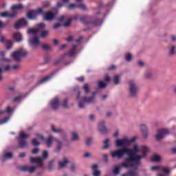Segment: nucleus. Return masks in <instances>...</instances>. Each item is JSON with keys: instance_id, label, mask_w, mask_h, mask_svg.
Returning <instances> with one entry per match:
<instances>
[{"instance_id": "nucleus-1", "label": "nucleus", "mask_w": 176, "mask_h": 176, "mask_svg": "<svg viewBox=\"0 0 176 176\" xmlns=\"http://www.w3.org/2000/svg\"><path fill=\"white\" fill-rule=\"evenodd\" d=\"M149 152V148L146 146H141L138 148L137 144L134 145L133 149L129 148L126 147L119 148L115 151L111 152V157L115 159H122L124 155H127V157L125 158L124 162L126 163H131L135 162V166H140L141 164V159L146 157Z\"/></svg>"}, {"instance_id": "nucleus-2", "label": "nucleus", "mask_w": 176, "mask_h": 176, "mask_svg": "<svg viewBox=\"0 0 176 176\" xmlns=\"http://www.w3.org/2000/svg\"><path fill=\"white\" fill-rule=\"evenodd\" d=\"M28 54V53L25 50H24L23 48H20L18 50L12 52L11 57L14 61L19 62L20 61L21 57H27Z\"/></svg>"}, {"instance_id": "nucleus-3", "label": "nucleus", "mask_w": 176, "mask_h": 176, "mask_svg": "<svg viewBox=\"0 0 176 176\" xmlns=\"http://www.w3.org/2000/svg\"><path fill=\"white\" fill-rule=\"evenodd\" d=\"M129 91L130 97L133 98L137 97L138 94V85L134 82V80H131L129 82Z\"/></svg>"}, {"instance_id": "nucleus-4", "label": "nucleus", "mask_w": 176, "mask_h": 176, "mask_svg": "<svg viewBox=\"0 0 176 176\" xmlns=\"http://www.w3.org/2000/svg\"><path fill=\"white\" fill-rule=\"evenodd\" d=\"M137 138L135 137L132 138L131 139H122V140H117L116 141V146H125L126 145H130V144H133Z\"/></svg>"}, {"instance_id": "nucleus-5", "label": "nucleus", "mask_w": 176, "mask_h": 176, "mask_svg": "<svg viewBox=\"0 0 176 176\" xmlns=\"http://www.w3.org/2000/svg\"><path fill=\"white\" fill-rule=\"evenodd\" d=\"M30 137V135L25 133L24 132H21L19 134V148H25L27 146V139Z\"/></svg>"}, {"instance_id": "nucleus-6", "label": "nucleus", "mask_w": 176, "mask_h": 176, "mask_svg": "<svg viewBox=\"0 0 176 176\" xmlns=\"http://www.w3.org/2000/svg\"><path fill=\"white\" fill-rule=\"evenodd\" d=\"M94 96H96V92H94V96L91 97L85 96L82 98V102H80L78 104V108L82 109L85 108V104H91L93 101H94Z\"/></svg>"}, {"instance_id": "nucleus-7", "label": "nucleus", "mask_w": 176, "mask_h": 176, "mask_svg": "<svg viewBox=\"0 0 176 176\" xmlns=\"http://www.w3.org/2000/svg\"><path fill=\"white\" fill-rule=\"evenodd\" d=\"M17 169L20 171H23V173H30V174H32V173H35V170H36V166H17Z\"/></svg>"}, {"instance_id": "nucleus-8", "label": "nucleus", "mask_w": 176, "mask_h": 176, "mask_svg": "<svg viewBox=\"0 0 176 176\" xmlns=\"http://www.w3.org/2000/svg\"><path fill=\"white\" fill-rule=\"evenodd\" d=\"M80 21L81 23H83L84 24H91L92 25H100V19L98 18H95L94 20L91 21L89 22H87V16L84 15L80 18Z\"/></svg>"}, {"instance_id": "nucleus-9", "label": "nucleus", "mask_w": 176, "mask_h": 176, "mask_svg": "<svg viewBox=\"0 0 176 176\" xmlns=\"http://www.w3.org/2000/svg\"><path fill=\"white\" fill-rule=\"evenodd\" d=\"M170 134V131L168 129H160L158 131V133L156 135L155 138L157 141H160V140H163L166 135H168Z\"/></svg>"}, {"instance_id": "nucleus-10", "label": "nucleus", "mask_w": 176, "mask_h": 176, "mask_svg": "<svg viewBox=\"0 0 176 176\" xmlns=\"http://www.w3.org/2000/svg\"><path fill=\"white\" fill-rule=\"evenodd\" d=\"M36 137H37V138H39L40 140H41V141H45V142H46L47 144V148H50V146H52V141H53V137L50 136L49 138H47V139H45V137H43V135H41V134H36Z\"/></svg>"}, {"instance_id": "nucleus-11", "label": "nucleus", "mask_w": 176, "mask_h": 176, "mask_svg": "<svg viewBox=\"0 0 176 176\" xmlns=\"http://www.w3.org/2000/svg\"><path fill=\"white\" fill-rule=\"evenodd\" d=\"M76 49H78V46L75 45H73L69 52L63 55V58H64L65 56H69V57H75V54H76Z\"/></svg>"}, {"instance_id": "nucleus-12", "label": "nucleus", "mask_w": 176, "mask_h": 176, "mask_svg": "<svg viewBox=\"0 0 176 176\" xmlns=\"http://www.w3.org/2000/svg\"><path fill=\"white\" fill-rule=\"evenodd\" d=\"M30 163H38V167L43 168V159L42 157H30Z\"/></svg>"}, {"instance_id": "nucleus-13", "label": "nucleus", "mask_w": 176, "mask_h": 176, "mask_svg": "<svg viewBox=\"0 0 176 176\" xmlns=\"http://www.w3.org/2000/svg\"><path fill=\"white\" fill-rule=\"evenodd\" d=\"M28 25V22H27V20L25 19H19L14 25V27L16 30H19L20 27Z\"/></svg>"}, {"instance_id": "nucleus-14", "label": "nucleus", "mask_w": 176, "mask_h": 176, "mask_svg": "<svg viewBox=\"0 0 176 176\" xmlns=\"http://www.w3.org/2000/svg\"><path fill=\"white\" fill-rule=\"evenodd\" d=\"M51 107L52 108V109H57V108H58V107H60V99H58V97L56 96L55 97L50 103Z\"/></svg>"}, {"instance_id": "nucleus-15", "label": "nucleus", "mask_w": 176, "mask_h": 176, "mask_svg": "<svg viewBox=\"0 0 176 176\" xmlns=\"http://www.w3.org/2000/svg\"><path fill=\"white\" fill-rule=\"evenodd\" d=\"M56 17V14L52 12V11H48L44 14V19L47 21H52V20L54 19Z\"/></svg>"}, {"instance_id": "nucleus-16", "label": "nucleus", "mask_w": 176, "mask_h": 176, "mask_svg": "<svg viewBox=\"0 0 176 176\" xmlns=\"http://www.w3.org/2000/svg\"><path fill=\"white\" fill-rule=\"evenodd\" d=\"M39 43H40V41L38 37L35 36L30 38V46H32V47H36V46H38Z\"/></svg>"}, {"instance_id": "nucleus-17", "label": "nucleus", "mask_w": 176, "mask_h": 176, "mask_svg": "<svg viewBox=\"0 0 176 176\" xmlns=\"http://www.w3.org/2000/svg\"><path fill=\"white\" fill-rule=\"evenodd\" d=\"M53 75H54V74H51L47 76H45L44 78H41L39 80V81L37 83L38 85H43V83H46L47 82H49V80H50V79H52V78H53Z\"/></svg>"}, {"instance_id": "nucleus-18", "label": "nucleus", "mask_w": 176, "mask_h": 176, "mask_svg": "<svg viewBox=\"0 0 176 176\" xmlns=\"http://www.w3.org/2000/svg\"><path fill=\"white\" fill-rule=\"evenodd\" d=\"M99 131H100L102 134H107L108 133V129L105 127V122L101 121L99 123Z\"/></svg>"}, {"instance_id": "nucleus-19", "label": "nucleus", "mask_w": 176, "mask_h": 176, "mask_svg": "<svg viewBox=\"0 0 176 176\" xmlns=\"http://www.w3.org/2000/svg\"><path fill=\"white\" fill-rule=\"evenodd\" d=\"M69 163V161L67 160V158L64 157L63 161H59L58 164V170H61V168H64L65 166H67Z\"/></svg>"}, {"instance_id": "nucleus-20", "label": "nucleus", "mask_w": 176, "mask_h": 176, "mask_svg": "<svg viewBox=\"0 0 176 176\" xmlns=\"http://www.w3.org/2000/svg\"><path fill=\"white\" fill-rule=\"evenodd\" d=\"M27 17L28 19H30V20H33V19H35V17H36V11H35L34 10H30L28 11Z\"/></svg>"}, {"instance_id": "nucleus-21", "label": "nucleus", "mask_w": 176, "mask_h": 176, "mask_svg": "<svg viewBox=\"0 0 176 176\" xmlns=\"http://www.w3.org/2000/svg\"><path fill=\"white\" fill-rule=\"evenodd\" d=\"M140 130H141L142 133H143L144 138H148V127L146 126V125H145L144 124H142L140 125Z\"/></svg>"}, {"instance_id": "nucleus-22", "label": "nucleus", "mask_w": 176, "mask_h": 176, "mask_svg": "<svg viewBox=\"0 0 176 176\" xmlns=\"http://www.w3.org/2000/svg\"><path fill=\"white\" fill-rule=\"evenodd\" d=\"M17 14V12H14L12 14H9L8 12H4L1 14V17H10V19H13Z\"/></svg>"}, {"instance_id": "nucleus-23", "label": "nucleus", "mask_w": 176, "mask_h": 176, "mask_svg": "<svg viewBox=\"0 0 176 176\" xmlns=\"http://www.w3.org/2000/svg\"><path fill=\"white\" fill-rule=\"evenodd\" d=\"M120 170H122V166H120V165H117L112 170V173L114 174V175H119L120 173Z\"/></svg>"}, {"instance_id": "nucleus-24", "label": "nucleus", "mask_w": 176, "mask_h": 176, "mask_svg": "<svg viewBox=\"0 0 176 176\" xmlns=\"http://www.w3.org/2000/svg\"><path fill=\"white\" fill-rule=\"evenodd\" d=\"M12 10H21V9H24V6L23 4H14L11 7Z\"/></svg>"}, {"instance_id": "nucleus-25", "label": "nucleus", "mask_w": 176, "mask_h": 176, "mask_svg": "<svg viewBox=\"0 0 176 176\" xmlns=\"http://www.w3.org/2000/svg\"><path fill=\"white\" fill-rule=\"evenodd\" d=\"M14 39H15L16 42H21V41H23V35L19 32L15 33L14 34Z\"/></svg>"}, {"instance_id": "nucleus-26", "label": "nucleus", "mask_w": 176, "mask_h": 176, "mask_svg": "<svg viewBox=\"0 0 176 176\" xmlns=\"http://www.w3.org/2000/svg\"><path fill=\"white\" fill-rule=\"evenodd\" d=\"M39 32V29L30 28L28 30V34H33V35H36Z\"/></svg>"}, {"instance_id": "nucleus-27", "label": "nucleus", "mask_w": 176, "mask_h": 176, "mask_svg": "<svg viewBox=\"0 0 176 176\" xmlns=\"http://www.w3.org/2000/svg\"><path fill=\"white\" fill-rule=\"evenodd\" d=\"M78 9H81V10H88L89 8H87V6H86V4H84L83 3H81L80 4H78Z\"/></svg>"}, {"instance_id": "nucleus-28", "label": "nucleus", "mask_w": 176, "mask_h": 176, "mask_svg": "<svg viewBox=\"0 0 176 176\" xmlns=\"http://www.w3.org/2000/svg\"><path fill=\"white\" fill-rule=\"evenodd\" d=\"M126 175L127 176H137V175H138V172H137L135 170H129L126 173Z\"/></svg>"}, {"instance_id": "nucleus-29", "label": "nucleus", "mask_w": 176, "mask_h": 176, "mask_svg": "<svg viewBox=\"0 0 176 176\" xmlns=\"http://www.w3.org/2000/svg\"><path fill=\"white\" fill-rule=\"evenodd\" d=\"M82 90H84L85 94H88L89 91H90L89 84L85 83L82 87Z\"/></svg>"}, {"instance_id": "nucleus-30", "label": "nucleus", "mask_w": 176, "mask_h": 176, "mask_svg": "<svg viewBox=\"0 0 176 176\" xmlns=\"http://www.w3.org/2000/svg\"><path fill=\"white\" fill-rule=\"evenodd\" d=\"M56 142H57V147H56V149L55 150V152H60V151H61V146H62L61 142L58 140H56Z\"/></svg>"}, {"instance_id": "nucleus-31", "label": "nucleus", "mask_w": 176, "mask_h": 176, "mask_svg": "<svg viewBox=\"0 0 176 176\" xmlns=\"http://www.w3.org/2000/svg\"><path fill=\"white\" fill-rule=\"evenodd\" d=\"M175 49H176L175 45L170 47V48L169 50L170 56H174L175 54Z\"/></svg>"}, {"instance_id": "nucleus-32", "label": "nucleus", "mask_w": 176, "mask_h": 176, "mask_svg": "<svg viewBox=\"0 0 176 176\" xmlns=\"http://www.w3.org/2000/svg\"><path fill=\"white\" fill-rule=\"evenodd\" d=\"M10 119V116H6L3 118L1 121H0V124H5V123H8Z\"/></svg>"}, {"instance_id": "nucleus-33", "label": "nucleus", "mask_w": 176, "mask_h": 176, "mask_svg": "<svg viewBox=\"0 0 176 176\" xmlns=\"http://www.w3.org/2000/svg\"><path fill=\"white\" fill-rule=\"evenodd\" d=\"M79 140V136L78 135V133L73 132L72 133V141H76Z\"/></svg>"}, {"instance_id": "nucleus-34", "label": "nucleus", "mask_w": 176, "mask_h": 176, "mask_svg": "<svg viewBox=\"0 0 176 176\" xmlns=\"http://www.w3.org/2000/svg\"><path fill=\"white\" fill-rule=\"evenodd\" d=\"M151 162H160V156L155 155L151 157Z\"/></svg>"}, {"instance_id": "nucleus-35", "label": "nucleus", "mask_w": 176, "mask_h": 176, "mask_svg": "<svg viewBox=\"0 0 176 176\" xmlns=\"http://www.w3.org/2000/svg\"><path fill=\"white\" fill-rule=\"evenodd\" d=\"M13 157V153H6L3 154L4 159H12Z\"/></svg>"}, {"instance_id": "nucleus-36", "label": "nucleus", "mask_w": 176, "mask_h": 176, "mask_svg": "<svg viewBox=\"0 0 176 176\" xmlns=\"http://www.w3.org/2000/svg\"><path fill=\"white\" fill-rule=\"evenodd\" d=\"M32 144L33 146H39L41 145V143L36 140V138H34L32 141Z\"/></svg>"}, {"instance_id": "nucleus-37", "label": "nucleus", "mask_w": 176, "mask_h": 176, "mask_svg": "<svg viewBox=\"0 0 176 176\" xmlns=\"http://www.w3.org/2000/svg\"><path fill=\"white\" fill-rule=\"evenodd\" d=\"M76 8H78V4H75V3H71L67 6V9H69V10L76 9Z\"/></svg>"}, {"instance_id": "nucleus-38", "label": "nucleus", "mask_w": 176, "mask_h": 176, "mask_svg": "<svg viewBox=\"0 0 176 176\" xmlns=\"http://www.w3.org/2000/svg\"><path fill=\"white\" fill-rule=\"evenodd\" d=\"M52 130L54 133H63V129H56V126L53 125L52 126Z\"/></svg>"}, {"instance_id": "nucleus-39", "label": "nucleus", "mask_w": 176, "mask_h": 176, "mask_svg": "<svg viewBox=\"0 0 176 176\" xmlns=\"http://www.w3.org/2000/svg\"><path fill=\"white\" fill-rule=\"evenodd\" d=\"M12 47H13V42H12V41H10V40H8L7 41V49H8V50H10V49H12Z\"/></svg>"}, {"instance_id": "nucleus-40", "label": "nucleus", "mask_w": 176, "mask_h": 176, "mask_svg": "<svg viewBox=\"0 0 176 176\" xmlns=\"http://www.w3.org/2000/svg\"><path fill=\"white\" fill-rule=\"evenodd\" d=\"M21 98H23V96L21 94H19L16 97L13 98L12 101L13 102H17V101H20Z\"/></svg>"}, {"instance_id": "nucleus-41", "label": "nucleus", "mask_w": 176, "mask_h": 176, "mask_svg": "<svg viewBox=\"0 0 176 176\" xmlns=\"http://www.w3.org/2000/svg\"><path fill=\"white\" fill-rule=\"evenodd\" d=\"M98 87L99 89H104V87H107V83L103 82L102 81H99Z\"/></svg>"}, {"instance_id": "nucleus-42", "label": "nucleus", "mask_w": 176, "mask_h": 176, "mask_svg": "<svg viewBox=\"0 0 176 176\" xmlns=\"http://www.w3.org/2000/svg\"><path fill=\"white\" fill-rule=\"evenodd\" d=\"M60 105L63 108H68V99H65Z\"/></svg>"}, {"instance_id": "nucleus-43", "label": "nucleus", "mask_w": 176, "mask_h": 176, "mask_svg": "<svg viewBox=\"0 0 176 176\" xmlns=\"http://www.w3.org/2000/svg\"><path fill=\"white\" fill-rule=\"evenodd\" d=\"M109 142V138H107L104 140V146H103L104 149H108V148H109V145L108 144Z\"/></svg>"}, {"instance_id": "nucleus-44", "label": "nucleus", "mask_w": 176, "mask_h": 176, "mask_svg": "<svg viewBox=\"0 0 176 176\" xmlns=\"http://www.w3.org/2000/svg\"><path fill=\"white\" fill-rule=\"evenodd\" d=\"M6 112L7 113H12V108L10 107H8L6 111H0V115H2V113H5Z\"/></svg>"}, {"instance_id": "nucleus-45", "label": "nucleus", "mask_w": 176, "mask_h": 176, "mask_svg": "<svg viewBox=\"0 0 176 176\" xmlns=\"http://www.w3.org/2000/svg\"><path fill=\"white\" fill-rule=\"evenodd\" d=\"M129 163L125 161V162H122L119 166H120L121 168L122 167H124L125 168H129Z\"/></svg>"}, {"instance_id": "nucleus-46", "label": "nucleus", "mask_w": 176, "mask_h": 176, "mask_svg": "<svg viewBox=\"0 0 176 176\" xmlns=\"http://www.w3.org/2000/svg\"><path fill=\"white\" fill-rule=\"evenodd\" d=\"M49 35V31L47 30H43L41 32V38H45V36H47Z\"/></svg>"}, {"instance_id": "nucleus-47", "label": "nucleus", "mask_w": 176, "mask_h": 176, "mask_svg": "<svg viewBox=\"0 0 176 176\" xmlns=\"http://www.w3.org/2000/svg\"><path fill=\"white\" fill-rule=\"evenodd\" d=\"M131 54H126V56H125V60L126 61H128V62H130L131 61Z\"/></svg>"}, {"instance_id": "nucleus-48", "label": "nucleus", "mask_w": 176, "mask_h": 176, "mask_svg": "<svg viewBox=\"0 0 176 176\" xmlns=\"http://www.w3.org/2000/svg\"><path fill=\"white\" fill-rule=\"evenodd\" d=\"M72 21V19L69 18L67 22L64 23V27H68L70 25L71 22Z\"/></svg>"}, {"instance_id": "nucleus-49", "label": "nucleus", "mask_w": 176, "mask_h": 176, "mask_svg": "<svg viewBox=\"0 0 176 176\" xmlns=\"http://www.w3.org/2000/svg\"><path fill=\"white\" fill-rule=\"evenodd\" d=\"M54 162L55 160H52L50 163H49V168L50 170H53V165L54 164Z\"/></svg>"}, {"instance_id": "nucleus-50", "label": "nucleus", "mask_w": 176, "mask_h": 176, "mask_svg": "<svg viewBox=\"0 0 176 176\" xmlns=\"http://www.w3.org/2000/svg\"><path fill=\"white\" fill-rule=\"evenodd\" d=\"M161 170H162L164 173H166V174H169V173H170V170L168 169V168H166V167H162V168H161Z\"/></svg>"}, {"instance_id": "nucleus-51", "label": "nucleus", "mask_w": 176, "mask_h": 176, "mask_svg": "<svg viewBox=\"0 0 176 176\" xmlns=\"http://www.w3.org/2000/svg\"><path fill=\"white\" fill-rule=\"evenodd\" d=\"M36 12V14H43V10H42V8H38L36 10H35Z\"/></svg>"}, {"instance_id": "nucleus-52", "label": "nucleus", "mask_w": 176, "mask_h": 176, "mask_svg": "<svg viewBox=\"0 0 176 176\" xmlns=\"http://www.w3.org/2000/svg\"><path fill=\"white\" fill-rule=\"evenodd\" d=\"M145 78H146L147 79H149V78H152V72H147L145 74Z\"/></svg>"}, {"instance_id": "nucleus-53", "label": "nucleus", "mask_w": 176, "mask_h": 176, "mask_svg": "<svg viewBox=\"0 0 176 176\" xmlns=\"http://www.w3.org/2000/svg\"><path fill=\"white\" fill-rule=\"evenodd\" d=\"M42 48L44 50H50V46H49L47 44H44V45H42Z\"/></svg>"}, {"instance_id": "nucleus-54", "label": "nucleus", "mask_w": 176, "mask_h": 176, "mask_svg": "<svg viewBox=\"0 0 176 176\" xmlns=\"http://www.w3.org/2000/svg\"><path fill=\"white\" fill-rule=\"evenodd\" d=\"M119 83V76H115L114 77V84L118 85Z\"/></svg>"}, {"instance_id": "nucleus-55", "label": "nucleus", "mask_w": 176, "mask_h": 176, "mask_svg": "<svg viewBox=\"0 0 176 176\" xmlns=\"http://www.w3.org/2000/svg\"><path fill=\"white\" fill-rule=\"evenodd\" d=\"M94 176H100L101 172H100V170H94Z\"/></svg>"}, {"instance_id": "nucleus-56", "label": "nucleus", "mask_w": 176, "mask_h": 176, "mask_svg": "<svg viewBox=\"0 0 176 176\" xmlns=\"http://www.w3.org/2000/svg\"><path fill=\"white\" fill-rule=\"evenodd\" d=\"M151 170L153 171H155L156 170H160V166H154L151 167Z\"/></svg>"}, {"instance_id": "nucleus-57", "label": "nucleus", "mask_w": 176, "mask_h": 176, "mask_svg": "<svg viewBox=\"0 0 176 176\" xmlns=\"http://www.w3.org/2000/svg\"><path fill=\"white\" fill-rule=\"evenodd\" d=\"M38 152H39V149L38 148H34L32 151V153L33 155H36V153H38Z\"/></svg>"}, {"instance_id": "nucleus-58", "label": "nucleus", "mask_w": 176, "mask_h": 176, "mask_svg": "<svg viewBox=\"0 0 176 176\" xmlns=\"http://www.w3.org/2000/svg\"><path fill=\"white\" fill-rule=\"evenodd\" d=\"M42 159H47V152L46 151H43Z\"/></svg>"}, {"instance_id": "nucleus-59", "label": "nucleus", "mask_w": 176, "mask_h": 176, "mask_svg": "<svg viewBox=\"0 0 176 176\" xmlns=\"http://www.w3.org/2000/svg\"><path fill=\"white\" fill-rule=\"evenodd\" d=\"M70 170H72V171L73 172H75V170H76V165L73 164L70 167Z\"/></svg>"}, {"instance_id": "nucleus-60", "label": "nucleus", "mask_w": 176, "mask_h": 176, "mask_svg": "<svg viewBox=\"0 0 176 176\" xmlns=\"http://www.w3.org/2000/svg\"><path fill=\"white\" fill-rule=\"evenodd\" d=\"M92 140H93V139H91V138H89L87 140V142H86L87 145H90V144H91Z\"/></svg>"}, {"instance_id": "nucleus-61", "label": "nucleus", "mask_w": 176, "mask_h": 176, "mask_svg": "<svg viewBox=\"0 0 176 176\" xmlns=\"http://www.w3.org/2000/svg\"><path fill=\"white\" fill-rule=\"evenodd\" d=\"M10 69H12V66L10 65H7L4 68V71H10Z\"/></svg>"}, {"instance_id": "nucleus-62", "label": "nucleus", "mask_w": 176, "mask_h": 176, "mask_svg": "<svg viewBox=\"0 0 176 176\" xmlns=\"http://www.w3.org/2000/svg\"><path fill=\"white\" fill-rule=\"evenodd\" d=\"M20 68V66L19 65H15L12 67V69H14V71H16V69H19Z\"/></svg>"}, {"instance_id": "nucleus-63", "label": "nucleus", "mask_w": 176, "mask_h": 176, "mask_svg": "<svg viewBox=\"0 0 176 176\" xmlns=\"http://www.w3.org/2000/svg\"><path fill=\"white\" fill-rule=\"evenodd\" d=\"M103 157H104V162L107 163L108 162V155L107 154L103 155Z\"/></svg>"}, {"instance_id": "nucleus-64", "label": "nucleus", "mask_w": 176, "mask_h": 176, "mask_svg": "<svg viewBox=\"0 0 176 176\" xmlns=\"http://www.w3.org/2000/svg\"><path fill=\"white\" fill-rule=\"evenodd\" d=\"M83 40V36H80L77 40H76V43H80V41Z\"/></svg>"}]
</instances>
